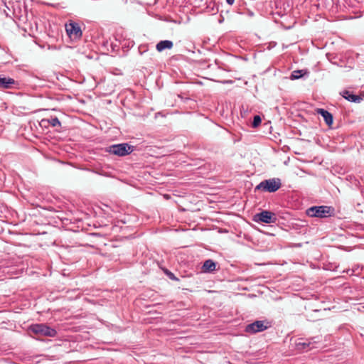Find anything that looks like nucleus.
<instances>
[{
	"mask_svg": "<svg viewBox=\"0 0 364 364\" xmlns=\"http://www.w3.org/2000/svg\"><path fill=\"white\" fill-rule=\"evenodd\" d=\"M17 85L16 81L11 77H2L0 75V88L9 89L13 88Z\"/></svg>",
	"mask_w": 364,
	"mask_h": 364,
	"instance_id": "10",
	"label": "nucleus"
},
{
	"mask_svg": "<svg viewBox=\"0 0 364 364\" xmlns=\"http://www.w3.org/2000/svg\"><path fill=\"white\" fill-rule=\"evenodd\" d=\"M173 43L171 41L164 40L159 41L156 46V48L157 51L161 52L165 49H171L173 48Z\"/></svg>",
	"mask_w": 364,
	"mask_h": 364,
	"instance_id": "14",
	"label": "nucleus"
},
{
	"mask_svg": "<svg viewBox=\"0 0 364 364\" xmlns=\"http://www.w3.org/2000/svg\"><path fill=\"white\" fill-rule=\"evenodd\" d=\"M282 186L281 180L278 178L264 180L256 187L255 191L262 190L264 192L274 193Z\"/></svg>",
	"mask_w": 364,
	"mask_h": 364,
	"instance_id": "2",
	"label": "nucleus"
},
{
	"mask_svg": "<svg viewBox=\"0 0 364 364\" xmlns=\"http://www.w3.org/2000/svg\"><path fill=\"white\" fill-rule=\"evenodd\" d=\"M355 1H357L358 3L360 2L362 0H355Z\"/></svg>",
	"mask_w": 364,
	"mask_h": 364,
	"instance_id": "23",
	"label": "nucleus"
},
{
	"mask_svg": "<svg viewBox=\"0 0 364 364\" xmlns=\"http://www.w3.org/2000/svg\"><path fill=\"white\" fill-rule=\"evenodd\" d=\"M253 220L257 223H275L277 220L274 213L269 210H262L254 215Z\"/></svg>",
	"mask_w": 364,
	"mask_h": 364,
	"instance_id": "6",
	"label": "nucleus"
},
{
	"mask_svg": "<svg viewBox=\"0 0 364 364\" xmlns=\"http://www.w3.org/2000/svg\"><path fill=\"white\" fill-rule=\"evenodd\" d=\"M40 125L44 127H48L50 126L49 119H42L40 122Z\"/></svg>",
	"mask_w": 364,
	"mask_h": 364,
	"instance_id": "19",
	"label": "nucleus"
},
{
	"mask_svg": "<svg viewBox=\"0 0 364 364\" xmlns=\"http://www.w3.org/2000/svg\"><path fill=\"white\" fill-rule=\"evenodd\" d=\"M102 46L104 47L107 52L116 53L119 50V42L115 40L114 42L105 41Z\"/></svg>",
	"mask_w": 364,
	"mask_h": 364,
	"instance_id": "9",
	"label": "nucleus"
},
{
	"mask_svg": "<svg viewBox=\"0 0 364 364\" xmlns=\"http://www.w3.org/2000/svg\"><path fill=\"white\" fill-rule=\"evenodd\" d=\"M65 31L71 41H77L82 36V31L78 23L69 21L65 25Z\"/></svg>",
	"mask_w": 364,
	"mask_h": 364,
	"instance_id": "4",
	"label": "nucleus"
},
{
	"mask_svg": "<svg viewBox=\"0 0 364 364\" xmlns=\"http://www.w3.org/2000/svg\"><path fill=\"white\" fill-rule=\"evenodd\" d=\"M134 150V147L127 143L113 144L106 148V151L117 156L129 155Z\"/></svg>",
	"mask_w": 364,
	"mask_h": 364,
	"instance_id": "3",
	"label": "nucleus"
},
{
	"mask_svg": "<svg viewBox=\"0 0 364 364\" xmlns=\"http://www.w3.org/2000/svg\"><path fill=\"white\" fill-rule=\"evenodd\" d=\"M31 331L39 336L55 337L57 335V331L45 323H36L31 326Z\"/></svg>",
	"mask_w": 364,
	"mask_h": 364,
	"instance_id": "5",
	"label": "nucleus"
},
{
	"mask_svg": "<svg viewBox=\"0 0 364 364\" xmlns=\"http://www.w3.org/2000/svg\"><path fill=\"white\" fill-rule=\"evenodd\" d=\"M341 95L346 100L351 102L359 103L363 100L360 96L355 95L348 90H343L342 92H341Z\"/></svg>",
	"mask_w": 364,
	"mask_h": 364,
	"instance_id": "11",
	"label": "nucleus"
},
{
	"mask_svg": "<svg viewBox=\"0 0 364 364\" xmlns=\"http://www.w3.org/2000/svg\"><path fill=\"white\" fill-rule=\"evenodd\" d=\"M226 2L229 5H232L235 2V0H226Z\"/></svg>",
	"mask_w": 364,
	"mask_h": 364,
	"instance_id": "20",
	"label": "nucleus"
},
{
	"mask_svg": "<svg viewBox=\"0 0 364 364\" xmlns=\"http://www.w3.org/2000/svg\"><path fill=\"white\" fill-rule=\"evenodd\" d=\"M217 263L213 259H207L202 266V272L205 273H213L216 269Z\"/></svg>",
	"mask_w": 364,
	"mask_h": 364,
	"instance_id": "12",
	"label": "nucleus"
},
{
	"mask_svg": "<svg viewBox=\"0 0 364 364\" xmlns=\"http://www.w3.org/2000/svg\"><path fill=\"white\" fill-rule=\"evenodd\" d=\"M317 113L323 117L325 122L328 126H331L333 122V117L332 114L324 109L319 108L317 109Z\"/></svg>",
	"mask_w": 364,
	"mask_h": 364,
	"instance_id": "13",
	"label": "nucleus"
},
{
	"mask_svg": "<svg viewBox=\"0 0 364 364\" xmlns=\"http://www.w3.org/2000/svg\"><path fill=\"white\" fill-rule=\"evenodd\" d=\"M4 271L1 272V269L0 268V277L4 275Z\"/></svg>",
	"mask_w": 364,
	"mask_h": 364,
	"instance_id": "21",
	"label": "nucleus"
},
{
	"mask_svg": "<svg viewBox=\"0 0 364 364\" xmlns=\"http://www.w3.org/2000/svg\"><path fill=\"white\" fill-rule=\"evenodd\" d=\"M48 119H49L50 126H51L52 127H61V123L59 121L58 117L51 116Z\"/></svg>",
	"mask_w": 364,
	"mask_h": 364,
	"instance_id": "16",
	"label": "nucleus"
},
{
	"mask_svg": "<svg viewBox=\"0 0 364 364\" xmlns=\"http://www.w3.org/2000/svg\"><path fill=\"white\" fill-rule=\"evenodd\" d=\"M262 122V119L259 115H255L253 118L252 126V127H257Z\"/></svg>",
	"mask_w": 364,
	"mask_h": 364,
	"instance_id": "17",
	"label": "nucleus"
},
{
	"mask_svg": "<svg viewBox=\"0 0 364 364\" xmlns=\"http://www.w3.org/2000/svg\"><path fill=\"white\" fill-rule=\"evenodd\" d=\"M212 11H214L215 13L218 12V9H216L215 10L214 9V8L213 7L212 9Z\"/></svg>",
	"mask_w": 364,
	"mask_h": 364,
	"instance_id": "22",
	"label": "nucleus"
},
{
	"mask_svg": "<svg viewBox=\"0 0 364 364\" xmlns=\"http://www.w3.org/2000/svg\"><path fill=\"white\" fill-rule=\"evenodd\" d=\"M306 215L321 218L331 217L334 215V208L327 205L312 206L306 210Z\"/></svg>",
	"mask_w": 364,
	"mask_h": 364,
	"instance_id": "1",
	"label": "nucleus"
},
{
	"mask_svg": "<svg viewBox=\"0 0 364 364\" xmlns=\"http://www.w3.org/2000/svg\"><path fill=\"white\" fill-rule=\"evenodd\" d=\"M317 342L314 341V338L311 339L304 340L303 338L299 339V341L296 343V348L299 350H306L308 351L316 348L315 344Z\"/></svg>",
	"mask_w": 364,
	"mask_h": 364,
	"instance_id": "8",
	"label": "nucleus"
},
{
	"mask_svg": "<svg viewBox=\"0 0 364 364\" xmlns=\"http://www.w3.org/2000/svg\"><path fill=\"white\" fill-rule=\"evenodd\" d=\"M269 322L266 321H256L250 323L245 327V332L249 333H256L266 330L269 326Z\"/></svg>",
	"mask_w": 364,
	"mask_h": 364,
	"instance_id": "7",
	"label": "nucleus"
},
{
	"mask_svg": "<svg viewBox=\"0 0 364 364\" xmlns=\"http://www.w3.org/2000/svg\"><path fill=\"white\" fill-rule=\"evenodd\" d=\"M305 75H309L307 70H296L291 73L290 79L292 80H297Z\"/></svg>",
	"mask_w": 364,
	"mask_h": 364,
	"instance_id": "15",
	"label": "nucleus"
},
{
	"mask_svg": "<svg viewBox=\"0 0 364 364\" xmlns=\"http://www.w3.org/2000/svg\"><path fill=\"white\" fill-rule=\"evenodd\" d=\"M164 273L166 274V275L171 280H173V281H179V279L177 278L174 274L173 272H171V271H169L168 269H165L164 270Z\"/></svg>",
	"mask_w": 364,
	"mask_h": 364,
	"instance_id": "18",
	"label": "nucleus"
}]
</instances>
